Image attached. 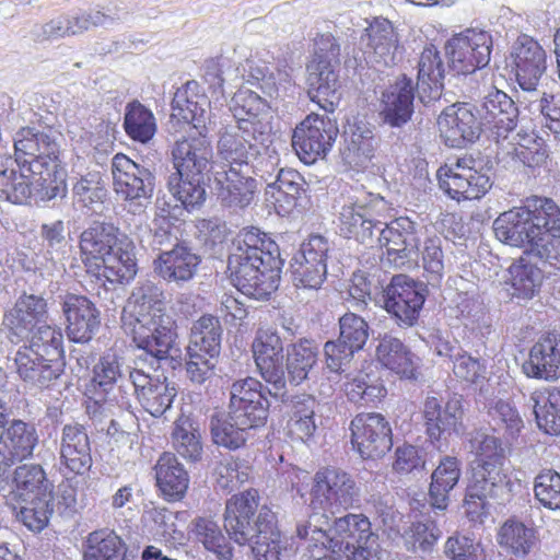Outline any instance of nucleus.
I'll use <instances>...</instances> for the list:
<instances>
[{
	"mask_svg": "<svg viewBox=\"0 0 560 560\" xmlns=\"http://www.w3.org/2000/svg\"><path fill=\"white\" fill-rule=\"evenodd\" d=\"M497 238L524 248V255L556 265L560 261V208L549 198L530 197L523 207L501 213L493 222Z\"/></svg>",
	"mask_w": 560,
	"mask_h": 560,
	"instance_id": "1",
	"label": "nucleus"
},
{
	"mask_svg": "<svg viewBox=\"0 0 560 560\" xmlns=\"http://www.w3.org/2000/svg\"><path fill=\"white\" fill-rule=\"evenodd\" d=\"M282 266L278 244L257 228L242 229L233 238L228 271L244 295L268 299L279 287Z\"/></svg>",
	"mask_w": 560,
	"mask_h": 560,
	"instance_id": "2",
	"label": "nucleus"
},
{
	"mask_svg": "<svg viewBox=\"0 0 560 560\" xmlns=\"http://www.w3.org/2000/svg\"><path fill=\"white\" fill-rule=\"evenodd\" d=\"M224 529L237 545L249 544L256 560H280L282 544L276 514L266 505L259 508L256 490L226 501Z\"/></svg>",
	"mask_w": 560,
	"mask_h": 560,
	"instance_id": "3",
	"label": "nucleus"
},
{
	"mask_svg": "<svg viewBox=\"0 0 560 560\" xmlns=\"http://www.w3.org/2000/svg\"><path fill=\"white\" fill-rule=\"evenodd\" d=\"M247 122L229 124L220 131L217 154L225 162L228 168L235 166L259 175L264 180L272 176L277 170L279 156L270 148L271 136L265 124H256V128H247Z\"/></svg>",
	"mask_w": 560,
	"mask_h": 560,
	"instance_id": "4",
	"label": "nucleus"
},
{
	"mask_svg": "<svg viewBox=\"0 0 560 560\" xmlns=\"http://www.w3.org/2000/svg\"><path fill=\"white\" fill-rule=\"evenodd\" d=\"M128 325L132 326V341L140 351L135 359L137 366H148L149 370L156 371L161 361L178 350L176 322L168 312L153 314L137 322L130 320Z\"/></svg>",
	"mask_w": 560,
	"mask_h": 560,
	"instance_id": "5",
	"label": "nucleus"
},
{
	"mask_svg": "<svg viewBox=\"0 0 560 560\" xmlns=\"http://www.w3.org/2000/svg\"><path fill=\"white\" fill-rule=\"evenodd\" d=\"M59 139L52 129L21 128L14 138L15 162L27 166V173L38 175V180H49L58 167Z\"/></svg>",
	"mask_w": 560,
	"mask_h": 560,
	"instance_id": "6",
	"label": "nucleus"
},
{
	"mask_svg": "<svg viewBox=\"0 0 560 560\" xmlns=\"http://www.w3.org/2000/svg\"><path fill=\"white\" fill-rule=\"evenodd\" d=\"M341 549L334 560H380L378 536L372 532L370 520L363 514H347L334 521L330 528Z\"/></svg>",
	"mask_w": 560,
	"mask_h": 560,
	"instance_id": "7",
	"label": "nucleus"
},
{
	"mask_svg": "<svg viewBox=\"0 0 560 560\" xmlns=\"http://www.w3.org/2000/svg\"><path fill=\"white\" fill-rule=\"evenodd\" d=\"M424 226L407 217H399L381 226L375 245L386 248L387 259L397 268L418 265Z\"/></svg>",
	"mask_w": 560,
	"mask_h": 560,
	"instance_id": "8",
	"label": "nucleus"
},
{
	"mask_svg": "<svg viewBox=\"0 0 560 560\" xmlns=\"http://www.w3.org/2000/svg\"><path fill=\"white\" fill-rule=\"evenodd\" d=\"M385 209L382 197L373 194H362L343 205L339 212V230L347 238L373 247L377 240L383 222L376 219Z\"/></svg>",
	"mask_w": 560,
	"mask_h": 560,
	"instance_id": "9",
	"label": "nucleus"
},
{
	"mask_svg": "<svg viewBox=\"0 0 560 560\" xmlns=\"http://www.w3.org/2000/svg\"><path fill=\"white\" fill-rule=\"evenodd\" d=\"M112 175L115 192L128 202L132 212L141 211L150 202L155 188V176L150 168L117 153L112 160Z\"/></svg>",
	"mask_w": 560,
	"mask_h": 560,
	"instance_id": "10",
	"label": "nucleus"
},
{
	"mask_svg": "<svg viewBox=\"0 0 560 560\" xmlns=\"http://www.w3.org/2000/svg\"><path fill=\"white\" fill-rule=\"evenodd\" d=\"M480 164L471 155L457 158L438 171L439 185L452 199L476 200L483 197L492 186L490 176L479 170Z\"/></svg>",
	"mask_w": 560,
	"mask_h": 560,
	"instance_id": "11",
	"label": "nucleus"
},
{
	"mask_svg": "<svg viewBox=\"0 0 560 560\" xmlns=\"http://www.w3.org/2000/svg\"><path fill=\"white\" fill-rule=\"evenodd\" d=\"M360 489L353 477L335 467L318 470L311 491V506L335 514L359 502Z\"/></svg>",
	"mask_w": 560,
	"mask_h": 560,
	"instance_id": "12",
	"label": "nucleus"
},
{
	"mask_svg": "<svg viewBox=\"0 0 560 560\" xmlns=\"http://www.w3.org/2000/svg\"><path fill=\"white\" fill-rule=\"evenodd\" d=\"M338 133L335 119L312 113L295 127L292 145L302 162L313 164L331 150Z\"/></svg>",
	"mask_w": 560,
	"mask_h": 560,
	"instance_id": "13",
	"label": "nucleus"
},
{
	"mask_svg": "<svg viewBox=\"0 0 560 560\" xmlns=\"http://www.w3.org/2000/svg\"><path fill=\"white\" fill-rule=\"evenodd\" d=\"M492 36L479 28H467L453 35L445 44L451 67L458 73H472L490 61Z\"/></svg>",
	"mask_w": 560,
	"mask_h": 560,
	"instance_id": "14",
	"label": "nucleus"
},
{
	"mask_svg": "<svg viewBox=\"0 0 560 560\" xmlns=\"http://www.w3.org/2000/svg\"><path fill=\"white\" fill-rule=\"evenodd\" d=\"M424 301V285L406 275L394 276L383 290L384 308L401 328L417 323Z\"/></svg>",
	"mask_w": 560,
	"mask_h": 560,
	"instance_id": "15",
	"label": "nucleus"
},
{
	"mask_svg": "<svg viewBox=\"0 0 560 560\" xmlns=\"http://www.w3.org/2000/svg\"><path fill=\"white\" fill-rule=\"evenodd\" d=\"M351 443L364 459L383 457L393 446L392 427L376 412L359 413L350 422Z\"/></svg>",
	"mask_w": 560,
	"mask_h": 560,
	"instance_id": "16",
	"label": "nucleus"
},
{
	"mask_svg": "<svg viewBox=\"0 0 560 560\" xmlns=\"http://www.w3.org/2000/svg\"><path fill=\"white\" fill-rule=\"evenodd\" d=\"M253 352L256 365L262 378L271 385L268 394L283 399L285 395V375L283 365V343L280 336L271 330H259Z\"/></svg>",
	"mask_w": 560,
	"mask_h": 560,
	"instance_id": "17",
	"label": "nucleus"
},
{
	"mask_svg": "<svg viewBox=\"0 0 560 560\" xmlns=\"http://www.w3.org/2000/svg\"><path fill=\"white\" fill-rule=\"evenodd\" d=\"M438 125L446 145L462 148L479 139L483 121L475 105L456 103L442 112Z\"/></svg>",
	"mask_w": 560,
	"mask_h": 560,
	"instance_id": "18",
	"label": "nucleus"
},
{
	"mask_svg": "<svg viewBox=\"0 0 560 560\" xmlns=\"http://www.w3.org/2000/svg\"><path fill=\"white\" fill-rule=\"evenodd\" d=\"M141 366L130 368L125 359L116 353H106L93 368L92 385L105 395L113 394L110 400L124 406L133 387L131 374L140 372Z\"/></svg>",
	"mask_w": 560,
	"mask_h": 560,
	"instance_id": "19",
	"label": "nucleus"
},
{
	"mask_svg": "<svg viewBox=\"0 0 560 560\" xmlns=\"http://www.w3.org/2000/svg\"><path fill=\"white\" fill-rule=\"evenodd\" d=\"M422 412L427 433L432 442L439 443V450L446 446L447 438L458 435L464 430V410L459 398H451L442 405L439 398L428 396Z\"/></svg>",
	"mask_w": 560,
	"mask_h": 560,
	"instance_id": "20",
	"label": "nucleus"
},
{
	"mask_svg": "<svg viewBox=\"0 0 560 560\" xmlns=\"http://www.w3.org/2000/svg\"><path fill=\"white\" fill-rule=\"evenodd\" d=\"M512 487L513 482L503 463L485 460L472 468L465 502L469 505L472 499L481 502L492 499L504 503L512 497Z\"/></svg>",
	"mask_w": 560,
	"mask_h": 560,
	"instance_id": "21",
	"label": "nucleus"
},
{
	"mask_svg": "<svg viewBox=\"0 0 560 560\" xmlns=\"http://www.w3.org/2000/svg\"><path fill=\"white\" fill-rule=\"evenodd\" d=\"M512 67L520 88L536 94L538 82L546 70V52L527 35L520 36L511 51Z\"/></svg>",
	"mask_w": 560,
	"mask_h": 560,
	"instance_id": "22",
	"label": "nucleus"
},
{
	"mask_svg": "<svg viewBox=\"0 0 560 560\" xmlns=\"http://www.w3.org/2000/svg\"><path fill=\"white\" fill-rule=\"evenodd\" d=\"M416 84L407 75L398 77L381 92L380 117L393 128H400L411 120L415 112Z\"/></svg>",
	"mask_w": 560,
	"mask_h": 560,
	"instance_id": "23",
	"label": "nucleus"
},
{
	"mask_svg": "<svg viewBox=\"0 0 560 560\" xmlns=\"http://www.w3.org/2000/svg\"><path fill=\"white\" fill-rule=\"evenodd\" d=\"M364 54L375 67H392L397 62L399 35L393 23L382 16L374 18L361 36Z\"/></svg>",
	"mask_w": 560,
	"mask_h": 560,
	"instance_id": "24",
	"label": "nucleus"
},
{
	"mask_svg": "<svg viewBox=\"0 0 560 560\" xmlns=\"http://www.w3.org/2000/svg\"><path fill=\"white\" fill-rule=\"evenodd\" d=\"M66 317V330L73 342H88L97 331L100 311L86 296L67 293L60 301Z\"/></svg>",
	"mask_w": 560,
	"mask_h": 560,
	"instance_id": "25",
	"label": "nucleus"
},
{
	"mask_svg": "<svg viewBox=\"0 0 560 560\" xmlns=\"http://www.w3.org/2000/svg\"><path fill=\"white\" fill-rule=\"evenodd\" d=\"M150 371L148 366H141L140 372L131 374L133 387L130 393L137 396L147 412L153 417H161L172 407L177 389L166 377H154Z\"/></svg>",
	"mask_w": 560,
	"mask_h": 560,
	"instance_id": "26",
	"label": "nucleus"
},
{
	"mask_svg": "<svg viewBox=\"0 0 560 560\" xmlns=\"http://www.w3.org/2000/svg\"><path fill=\"white\" fill-rule=\"evenodd\" d=\"M253 172L236 170L235 166L214 173V189L220 203L233 211L244 209L250 205L256 190V180Z\"/></svg>",
	"mask_w": 560,
	"mask_h": 560,
	"instance_id": "27",
	"label": "nucleus"
},
{
	"mask_svg": "<svg viewBox=\"0 0 560 560\" xmlns=\"http://www.w3.org/2000/svg\"><path fill=\"white\" fill-rule=\"evenodd\" d=\"M336 66L328 60H311L307 65L308 96L327 114H332L340 102V81Z\"/></svg>",
	"mask_w": 560,
	"mask_h": 560,
	"instance_id": "28",
	"label": "nucleus"
},
{
	"mask_svg": "<svg viewBox=\"0 0 560 560\" xmlns=\"http://www.w3.org/2000/svg\"><path fill=\"white\" fill-rule=\"evenodd\" d=\"M0 434V465L12 466L33 456L39 436L34 423L13 420Z\"/></svg>",
	"mask_w": 560,
	"mask_h": 560,
	"instance_id": "29",
	"label": "nucleus"
},
{
	"mask_svg": "<svg viewBox=\"0 0 560 560\" xmlns=\"http://www.w3.org/2000/svg\"><path fill=\"white\" fill-rule=\"evenodd\" d=\"M173 174L203 175L213 156L211 142L201 132L198 137L177 140L172 148Z\"/></svg>",
	"mask_w": 560,
	"mask_h": 560,
	"instance_id": "30",
	"label": "nucleus"
},
{
	"mask_svg": "<svg viewBox=\"0 0 560 560\" xmlns=\"http://www.w3.org/2000/svg\"><path fill=\"white\" fill-rule=\"evenodd\" d=\"M481 119L489 126L495 142L509 138L517 125L518 108L503 91L493 88L483 97Z\"/></svg>",
	"mask_w": 560,
	"mask_h": 560,
	"instance_id": "31",
	"label": "nucleus"
},
{
	"mask_svg": "<svg viewBox=\"0 0 560 560\" xmlns=\"http://www.w3.org/2000/svg\"><path fill=\"white\" fill-rule=\"evenodd\" d=\"M60 459L65 467L75 475H84L91 469V443L82 424L70 423L62 428Z\"/></svg>",
	"mask_w": 560,
	"mask_h": 560,
	"instance_id": "32",
	"label": "nucleus"
},
{
	"mask_svg": "<svg viewBox=\"0 0 560 560\" xmlns=\"http://www.w3.org/2000/svg\"><path fill=\"white\" fill-rule=\"evenodd\" d=\"M375 357L384 368L401 378L417 380L419 376L420 359L399 338L390 334L380 336Z\"/></svg>",
	"mask_w": 560,
	"mask_h": 560,
	"instance_id": "33",
	"label": "nucleus"
},
{
	"mask_svg": "<svg viewBox=\"0 0 560 560\" xmlns=\"http://www.w3.org/2000/svg\"><path fill=\"white\" fill-rule=\"evenodd\" d=\"M525 373L535 378L556 381L560 377V335L547 334L538 339L523 365Z\"/></svg>",
	"mask_w": 560,
	"mask_h": 560,
	"instance_id": "34",
	"label": "nucleus"
},
{
	"mask_svg": "<svg viewBox=\"0 0 560 560\" xmlns=\"http://www.w3.org/2000/svg\"><path fill=\"white\" fill-rule=\"evenodd\" d=\"M48 319L47 301L36 294H21L14 305L5 312L3 324L16 336L28 335Z\"/></svg>",
	"mask_w": 560,
	"mask_h": 560,
	"instance_id": "35",
	"label": "nucleus"
},
{
	"mask_svg": "<svg viewBox=\"0 0 560 560\" xmlns=\"http://www.w3.org/2000/svg\"><path fill=\"white\" fill-rule=\"evenodd\" d=\"M328 515L314 512L307 520L300 521L296 525V534L301 539L307 541V550L315 560L325 559L329 553L341 549L339 541L331 537Z\"/></svg>",
	"mask_w": 560,
	"mask_h": 560,
	"instance_id": "36",
	"label": "nucleus"
},
{
	"mask_svg": "<svg viewBox=\"0 0 560 560\" xmlns=\"http://www.w3.org/2000/svg\"><path fill=\"white\" fill-rule=\"evenodd\" d=\"M19 376L32 386L47 387L62 372L61 359L50 361L32 349H19L14 358Z\"/></svg>",
	"mask_w": 560,
	"mask_h": 560,
	"instance_id": "37",
	"label": "nucleus"
},
{
	"mask_svg": "<svg viewBox=\"0 0 560 560\" xmlns=\"http://www.w3.org/2000/svg\"><path fill=\"white\" fill-rule=\"evenodd\" d=\"M199 264L200 257L183 244L159 254L154 260L158 275L165 281L177 284L191 280Z\"/></svg>",
	"mask_w": 560,
	"mask_h": 560,
	"instance_id": "38",
	"label": "nucleus"
},
{
	"mask_svg": "<svg viewBox=\"0 0 560 560\" xmlns=\"http://www.w3.org/2000/svg\"><path fill=\"white\" fill-rule=\"evenodd\" d=\"M12 501H27V499L51 498L54 483L39 464H22L18 466L12 476Z\"/></svg>",
	"mask_w": 560,
	"mask_h": 560,
	"instance_id": "39",
	"label": "nucleus"
},
{
	"mask_svg": "<svg viewBox=\"0 0 560 560\" xmlns=\"http://www.w3.org/2000/svg\"><path fill=\"white\" fill-rule=\"evenodd\" d=\"M26 167L18 164L10 156L0 154V199L12 203H24L32 195L33 180L43 186L46 182L38 180L37 175L25 174Z\"/></svg>",
	"mask_w": 560,
	"mask_h": 560,
	"instance_id": "40",
	"label": "nucleus"
},
{
	"mask_svg": "<svg viewBox=\"0 0 560 560\" xmlns=\"http://www.w3.org/2000/svg\"><path fill=\"white\" fill-rule=\"evenodd\" d=\"M445 66L435 46H425L418 63L419 100L430 104L440 100L443 91Z\"/></svg>",
	"mask_w": 560,
	"mask_h": 560,
	"instance_id": "41",
	"label": "nucleus"
},
{
	"mask_svg": "<svg viewBox=\"0 0 560 560\" xmlns=\"http://www.w3.org/2000/svg\"><path fill=\"white\" fill-rule=\"evenodd\" d=\"M497 145V156L500 161H522L533 166L547 159V150L541 139L534 135L512 131L509 138H502Z\"/></svg>",
	"mask_w": 560,
	"mask_h": 560,
	"instance_id": "42",
	"label": "nucleus"
},
{
	"mask_svg": "<svg viewBox=\"0 0 560 560\" xmlns=\"http://www.w3.org/2000/svg\"><path fill=\"white\" fill-rule=\"evenodd\" d=\"M167 312L163 290L151 281L138 283L124 308L122 323L137 322L153 314Z\"/></svg>",
	"mask_w": 560,
	"mask_h": 560,
	"instance_id": "43",
	"label": "nucleus"
},
{
	"mask_svg": "<svg viewBox=\"0 0 560 560\" xmlns=\"http://www.w3.org/2000/svg\"><path fill=\"white\" fill-rule=\"evenodd\" d=\"M345 137L346 148L342 151L345 163L352 168L365 167L377 144L372 128L363 121L354 122L346 129Z\"/></svg>",
	"mask_w": 560,
	"mask_h": 560,
	"instance_id": "44",
	"label": "nucleus"
},
{
	"mask_svg": "<svg viewBox=\"0 0 560 560\" xmlns=\"http://www.w3.org/2000/svg\"><path fill=\"white\" fill-rule=\"evenodd\" d=\"M156 485L168 501L180 500L189 485L188 474L172 453H163L155 467Z\"/></svg>",
	"mask_w": 560,
	"mask_h": 560,
	"instance_id": "45",
	"label": "nucleus"
},
{
	"mask_svg": "<svg viewBox=\"0 0 560 560\" xmlns=\"http://www.w3.org/2000/svg\"><path fill=\"white\" fill-rule=\"evenodd\" d=\"M209 429L214 444L228 450L245 445L252 430L228 411H215L210 416Z\"/></svg>",
	"mask_w": 560,
	"mask_h": 560,
	"instance_id": "46",
	"label": "nucleus"
},
{
	"mask_svg": "<svg viewBox=\"0 0 560 560\" xmlns=\"http://www.w3.org/2000/svg\"><path fill=\"white\" fill-rule=\"evenodd\" d=\"M236 72L242 71V79L252 85L258 86L264 94L271 98L281 96L285 91V84L290 83L285 72L271 70L265 61L260 59L248 58Z\"/></svg>",
	"mask_w": 560,
	"mask_h": 560,
	"instance_id": "47",
	"label": "nucleus"
},
{
	"mask_svg": "<svg viewBox=\"0 0 560 560\" xmlns=\"http://www.w3.org/2000/svg\"><path fill=\"white\" fill-rule=\"evenodd\" d=\"M230 110L235 119V125L247 122V128H256V124H265L268 128V135L271 136V124L267 103L250 90H238L234 93L230 102Z\"/></svg>",
	"mask_w": 560,
	"mask_h": 560,
	"instance_id": "48",
	"label": "nucleus"
},
{
	"mask_svg": "<svg viewBox=\"0 0 560 560\" xmlns=\"http://www.w3.org/2000/svg\"><path fill=\"white\" fill-rule=\"evenodd\" d=\"M117 229L95 222L80 236V250L86 261L101 262L119 244Z\"/></svg>",
	"mask_w": 560,
	"mask_h": 560,
	"instance_id": "49",
	"label": "nucleus"
},
{
	"mask_svg": "<svg viewBox=\"0 0 560 560\" xmlns=\"http://www.w3.org/2000/svg\"><path fill=\"white\" fill-rule=\"evenodd\" d=\"M459 477V460L454 456L441 458L438 467L432 472L429 489L430 505L433 510H446L450 491L457 485Z\"/></svg>",
	"mask_w": 560,
	"mask_h": 560,
	"instance_id": "50",
	"label": "nucleus"
},
{
	"mask_svg": "<svg viewBox=\"0 0 560 560\" xmlns=\"http://www.w3.org/2000/svg\"><path fill=\"white\" fill-rule=\"evenodd\" d=\"M175 452L188 462H199L203 454L202 438L198 423L189 416L182 415L173 425L171 434Z\"/></svg>",
	"mask_w": 560,
	"mask_h": 560,
	"instance_id": "51",
	"label": "nucleus"
},
{
	"mask_svg": "<svg viewBox=\"0 0 560 560\" xmlns=\"http://www.w3.org/2000/svg\"><path fill=\"white\" fill-rule=\"evenodd\" d=\"M436 353L447 357L453 362V372L462 381L479 384L486 380L487 366L477 358L471 357L456 342H441L436 346Z\"/></svg>",
	"mask_w": 560,
	"mask_h": 560,
	"instance_id": "52",
	"label": "nucleus"
},
{
	"mask_svg": "<svg viewBox=\"0 0 560 560\" xmlns=\"http://www.w3.org/2000/svg\"><path fill=\"white\" fill-rule=\"evenodd\" d=\"M497 540L508 555L524 559L535 548L537 536L534 528L522 522L509 520L500 527Z\"/></svg>",
	"mask_w": 560,
	"mask_h": 560,
	"instance_id": "53",
	"label": "nucleus"
},
{
	"mask_svg": "<svg viewBox=\"0 0 560 560\" xmlns=\"http://www.w3.org/2000/svg\"><path fill=\"white\" fill-rule=\"evenodd\" d=\"M537 425L550 435L560 434V389L536 390L530 395Z\"/></svg>",
	"mask_w": 560,
	"mask_h": 560,
	"instance_id": "54",
	"label": "nucleus"
},
{
	"mask_svg": "<svg viewBox=\"0 0 560 560\" xmlns=\"http://www.w3.org/2000/svg\"><path fill=\"white\" fill-rule=\"evenodd\" d=\"M222 326L218 317L203 315L191 327L188 351L219 357L221 351Z\"/></svg>",
	"mask_w": 560,
	"mask_h": 560,
	"instance_id": "55",
	"label": "nucleus"
},
{
	"mask_svg": "<svg viewBox=\"0 0 560 560\" xmlns=\"http://www.w3.org/2000/svg\"><path fill=\"white\" fill-rule=\"evenodd\" d=\"M100 275L105 277L109 282H128L133 279L137 273V264L133 252L128 244L119 242L101 262H95Z\"/></svg>",
	"mask_w": 560,
	"mask_h": 560,
	"instance_id": "56",
	"label": "nucleus"
},
{
	"mask_svg": "<svg viewBox=\"0 0 560 560\" xmlns=\"http://www.w3.org/2000/svg\"><path fill=\"white\" fill-rule=\"evenodd\" d=\"M167 188L176 201L180 202L187 211L199 209L207 199L203 175L171 174L167 179Z\"/></svg>",
	"mask_w": 560,
	"mask_h": 560,
	"instance_id": "57",
	"label": "nucleus"
},
{
	"mask_svg": "<svg viewBox=\"0 0 560 560\" xmlns=\"http://www.w3.org/2000/svg\"><path fill=\"white\" fill-rule=\"evenodd\" d=\"M127 545L114 530H95L89 534L84 560H126Z\"/></svg>",
	"mask_w": 560,
	"mask_h": 560,
	"instance_id": "58",
	"label": "nucleus"
},
{
	"mask_svg": "<svg viewBox=\"0 0 560 560\" xmlns=\"http://www.w3.org/2000/svg\"><path fill=\"white\" fill-rule=\"evenodd\" d=\"M530 257L525 255L509 268L513 294L522 299H532L539 291L544 280L541 269L530 262Z\"/></svg>",
	"mask_w": 560,
	"mask_h": 560,
	"instance_id": "59",
	"label": "nucleus"
},
{
	"mask_svg": "<svg viewBox=\"0 0 560 560\" xmlns=\"http://www.w3.org/2000/svg\"><path fill=\"white\" fill-rule=\"evenodd\" d=\"M54 500L51 498L27 499V501H14L15 518L27 529L40 533L47 527L54 513Z\"/></svg>",
	"mask_w": 560,
	"mask_h": 560,
	"instance_id": "60",
	"label": "nucleus"
},
{
	"mask_svg": "<svg viewBox=\"0 0 560 560\" xmlns=\"http://www.w3.org/2000/svg\"><path fill=\"white\" fill-rule=\"evenodd\" d=\"M124 128L132 140L148 143L156 132V121L150 109L133 102L126 107Z\"/></svg>",
	"mask_w": 560,
	"mask_h": 560,
	"instance_id": "61",
	"label": "nucleus"
},
{
	"mask_svg": "<svg viewBox=\"0 0 560 560\" xmlns=\"http://www.w3.org/2000/svg\"><path fill=\"white\" fill-rule=\"evenodd\" d=\"M206 100H192L188 97L187 90H177L172 101V117L192 125L199 135L206 131L208 112L205 108Z\"/></svg>",
	"mask_w": 560,
	"mask_h": 560,
	"instance_id": "62",
	"label": "nucleus"
},
{
	"mask_svg": "<svg viewBox=\"0 0 560 560\" xmlns=\"http://www.w3.org/2000/svg\"><path fill=\"white\" fill-rule=\"evenodd\" d=\"M317 355L316 347L308 340L292 345L288 350L285 365L292 383L299 385L307 378L317 362Z\"/></svg>",
	"mask_w": 560,
	"mask_h": 560,
	"instance_id": "63",
	"label": "nucleus"
},
{
	"mask_svg": "<svg viewBox=\"0 0 560 560\" xmlns=\"http://www.w3.org/2000/svg\"><path fill=\"white\" fill-rule=\"evenodd\" d=\"M73 197L77 203L94 213L102 211L107 190L98 172L88 173L73 185Z\"/></svg>",
	"mask_w": 560,
	"mask_h": 560,
	"instance_id": "64",
	"label": "nucleus"
}]
</instances>
